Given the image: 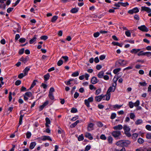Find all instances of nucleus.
<instances>
[{
  "mask_svg": "<svg viewBox=\"0 0 151 151\" xmlns=\"http://www.w3.org/2000/svg\"><path fill=\"white\" fill-rule=\"evenodd\" d=\"M128 63V62L127 60H122L120 59L116 62L115 63V66L116 67H118V64H119L121 66H124V65L127 64Z\"/></svg>",
  "mask_w": 151,
  "mask_h": 151,
  "instance_id": "obj_1",
  "label": "nucleus"
},
{
  "mask_svg": "<svg viewBox=\"0 0 151 151\" xmlns=\"http://www.w3.org/2000/svg\"><path fill=\"white\" fill-rule=\"evenodd\" d=\"M23 96L24 99L25 101L28 100V97H31V99H32L34 97L31 92L29 91L26 92Z\"/></svg>",
  "mask_w": 151,
  "mask_h": 151,
  "instance_id": "obj_2",
  "label": "nucleus"
},
{
  "mask_svg": "<svg viewBox=\"0 0 151 151\" xmlns=\"http://www.w3.org/2000/svg\"><path fill=\"white\" fill-rule=\"evenodd\" d=\"M113 91L112 88L111 86H110L109 88L107 91L105 95L106 97V100L109 101L110 99L111 95L110 92L111 91L113 92Z\"/></svg>",
  "mask_w": 151,
  "mask_h": 151,
  "instance_id": "obj_3",
  "label": "nucleus"
},
{
  "mask_svg": "<svg viewBox=\"0 0 151 151\" xmlns=\"http://www.w3.org/2000/svg\"><path fill=\"white\" fill-rule=\"evenodd\" d=\"M93 97L91 96L89 98L87 99H85L84 100V103L85 105L88 107H90L89 104L90 102H91L93 101Z\"/></svg>",
  "mask_w": 151,
  "mask_h": 151,
  "instance_id": "obj_4",
  "label": "nucleus"
},
{
  "mask_svg": "<svg viewBox=\"0 0 151 151\" xmlns=\"http://www.w3.org/2000/svg\"><path fill=\"white\" fill-rule=\"evenodd\" d=\"M112 135L115 138L121 135V132L120 131H114L111 133Z\"/></svg>",
  "mask_w": 151,
  "mask_h": 151,
  "instance_id": "obj_5",
  "label": "nucleus"
},
{
  "mask_svg": "<svg viewBox=\"0 0 151 151\" xmlns=\"http://www.w3.org/2000/svg\"><path fill=\"white\" fill-rule=\"evenodd\" d=\"M106 96L104 95L103 94L101 95L97 96L95 97V100L97 102H100L101 101L102 99L104 98Z\"/></svg>",
  "mask_w": 151,
  "mask_h": 151,
  "instance_id": "obj_6",
  "label": "nucleus"
},
{
  "mask_svg": "<svg viewBox=\"0 0 151 151\" xmlns=\"http://www.w3.org/2000/svg\"><path fill=\"white\" fill-rule=\"evenodd\" d=\"M139 9L137 7H135L132 9L129 10L128 13L131 14H132L134 13H136L139 12Z\"/></svg>",
  "mask_w": 151,
  "mask_h": 151,
  "instance_id": "obj_7",
  "label": "nucleus"
},
{
  "mask_svg": "<svg viewBox=\"0 0 151 151\" xmlns=\"http://www.w3.org/2000/svg\"><path fill=\"white\" fill-rule=\"evenodd\" d=\"M138 28L141 31L143 32H147L149 31L148 29L144 25L138 27Z\"/></svg>",
  "mask_w": 151,
  "mask_h": 151,
  "instance_id": "obj_8",
  "label": "nucleus"
},
{
  "mask_svg": "<svg viewBox=\"0 0 151 151\" xmlns=\"http://www.w3.org/2000/svg\"><path fill=\"white\" fill-rule=\"evenodd\" d=\"M38 138H40L41 140L43 141H45L46 140H48L51 141H52L51 138L50 136H43Z\"/></svg>",
  "mask_w": 151,
  "mask_h": 151,
  "instance_id": "obj_9",
  "label": "nucleus"
},
{
  "mask_svg": "<svg viewBox=\"0 0 151 151\" xmlns=\"http://www.w3.org/2000/svg\"><path fill=\"white\" fill-rule=\"evenodd\" d=\"M94 124L92 123H89L87 126V130L88 131H90L94 129Z\"/></svg>",
  "mask_w": 151,
  "mask_h": 151,
  "instance_id": "obj_10",
  "label": "nucleus"
},
{
  "mask_svg": "<svg viewBox=\"0 0 151 151\" xmlns=\"http://www.w3.org/2000/svg\"><path fill=\"white\" fill-rule=\"evenodd\" d=\"M141 11H144L148 13L151 12V9L150 8L146 6H142L141 7Z\"/></svg>",
  "mask_w": 151,
  "mask_h": 151,
  "instance_id": "obj_11",
  "label": "nucleus"
},
{
  "mask_svg": "<svg viewBox=\"0 0 151 151\" xmlns=\"http://www.w3.org/2000/svg\"><path fill=\"white\" fill-rule=\"evenodd\" d=\"M99 81L96 77L93 76V77L91 80V82L93 84H95Z\"/></svg>",
  "mask_w": 151,
  "mask_h": 151,
  "instance_id": "obj_12",
  "label": "nucleus"
},
{
  "mask_svg": "<svg viewBox=\"0 0 151 151\" xmlns=\"http://www.w3.org/2000/svg\"><path fill=\"white\" fill-rule=\"evenodd\" d=\"M122 146L127 147L130 144V142L128 140H122Z\"/></svg>",
  "mask_w": 151,
  "mask_h": 151,
  "instance_id": "obj_13",
  "label": "nucleus"
},
{
  "mask_svg": "<svg viewBox=\"0 0 151 151\" xmlns=\"http://www.w3.org/2000/svg\"><path fill=\"white\" fill-rule=\"evenodd\" d=\"M115 77H114V78L113 79V80L114 83L112 84V87H114V90L113 91V92L116 89V82L117 81V80H118V79L119 78V77L118 76L116 78V80H115L114 79H115Z\"/></svg>",
  "mask_w": 151,
  "mask_h": 151,
  "instance_id": "obj_14",
  "label": "nucleus"
},
{
  "mask_svg": "<svg viewBox=\"0 0 151 151\" xmlns=\"http://www.w3.org/2000/svg\"><path fill=\"white\" fill-rule=\"evenodd\" d=\"M29 60V58L28 56H27L25 58H24L23 57H22L20 59V60L23 62L24 63H25L26 62L28 61Z\"/></svg>",
  "mask_w": 151,
  "mask_h": 151,
  "instance_id": "obj_15",
  "label": "nucleus"
},
{
  "mask_svg": "<svg viewBox=\"0 0 151 151\" xmlns=\"http://www.w3.org/2000/svg\"><path fill=\"white\" fill-rule=\"evenodd\" d=\"M123 128L121 124H119L117 126H115L113 127L114 130H119L122 129Z\"/></svg>",
  "mask_w": 151,
  "mask_h": 151,
  "instance_id": "obj_16",
  "label": "nucleus"
},
{
  "mask_svg": "<svg viewBox=\"0 0 151 151\" xmlns=\"http://www.w3.org/2000/svg\"><path fill=\"white\" fill-rule=\"evenodd\" d=\"M36 145V143L35 142H31L29 147V148L31 150L33 149Z\"/></svg>",
  "mask_w": 151,
  "mask_h": 151,
  "instance_id": "obj_17",
  "label": "nucleus"
},
{
  "mask_svg": "<svg viewBox=\"0 0 151 151\" xmlns=\"http://www.w3.org/2000/svg\"><path fill=\"white\" fill-rule=\"evenodd\" d=\"M107 140L108 143L112 144V143L113 139L111 136H109L107 137Z\"/></svg>",
  "mask_w": 151,
  "mask_h": 151,
  "instance_id": "obj_18",
  "label": "nucleus"
},
{
  "mask_svg": "<svg viewBox=\"0 0 151 151\" xmlns=\"http://www.w3.org/2000/svg\"><path fill=\"white\" fill-rule=\"evenodd\" d=\"M79 120H77L74 123L70 125V127L71 128H73L75 127V126L78 123H79Z\"/></svg>",
  "mask_w": 151,
  "mask_h": 151,
  "instance_id": "obj_19",
  "label": "nucleus"
},
{
  "mask_svg": "<svg viewBox=\"0 0 151 151\" xmlns=\"http://www.w3.org/2000/svg\"><path fill=\"white\" fill-rule=\"evenodd\" d=\"M112 44L114 45H117L119 46L120 47H122L123 45V44H122V43H120L118 42H112Z\"/></svg>",
  "mask_w": 151,
  "mask_h": 151,
  "instance_id": "obj_20",
  "label": "nucleus"
},
{
  "mask_svg": "<svg viewBox=\"0 0 151 151\" xmlns=\"http://www.w3.org/2000/svg\"><path fill=\"white\" fill-rule=\"evenodd\" d=\"M140 50V49H133L131 50L130 52L132 54H136L137 52H138Z\"/></svg>",
  "mask_w": 151,
  "mask_h": 151,
  "instance_id": "obj_21",
  "label": "nucleus"
},
{
  "mask_svg": "<svg viewBox=\"0 0 151 151\" xmlns=\"http://www.w3.org/2000/svg\"><path fill=\"white\" fill-rule=\"evenodd\" d=\"M29 69L30 68L28 67H26L23 70V72H24V74H25V75H26V76L27 75L28 72L29 70Z\"/></svg>",
  "mask_w": 151,
  "mask_h": 151,
  "instance_id": "obj_22",
  "label": "nucleus"
},
{
  "mask_svg": "<svg viewBox=\"0 0 151 151\" xmlns=\"http://www.w3.org/2000/svg\"><path fill=\"white\" fill-rule=\"evenodd\" d=\"M50 75L49 73H47L44 76V80L45 81H47L50 78Z\"/></svg>",
  "mask_w": 151,
  "mask_h": 151,
  "instance_id": "obj_23",
  "label": "nucleus"
},
{
  "mask_svg": "<svg viewBox=\"0 0 151 151\" xmlns=\"http://www.w3.org/2000/svg\"><path fill=\"white\" fill-rule=\"evenodd\" d=\"M36 39L37 37H36V35H35L33 37L29 40V42L30 44H32L34 42L36 41Z\"/></svg>",
  "mask_w": 151,
  "mask_h": 151,
  "instance_id": "obj_24",
  "label": "nucleus"
},
{
  "mask_svg": "<svg viewBox=\"0 0 151 151\" xmlns=\"http://www.w3.org/2000/svg\"><path fill=\"white\" fill-rule=\"evenodd\" d=\"M85 137L88 138L90 140H92L93 139V137H92L91 134L89 133H87L85 135Z\"/></svg>",
  "mask_w": 151,
  "mask_h": 151,
  "instance_id": "obj_25",
  "label": "nucleus"
},
{
  "mask_svg": "<svg viewBox=\"0 0 151 151\" xmlns=\"http://www.w3.org/2000/svg\"><path fill=\"white\" fill-rule=\"evenodd\" d=\"M123 129L125 131H129L130 129L129 127H128L127 125H124L123 127Z\"/></svg>",
  "mask_w": 151,
  "mask_h": 151,
  "instance_id": "obj_26",
  "label": "nucleus"
},
{
  "mask_svg": "<svg viewBox=\"0 0 151 151\" xmlns=\"http://www.w3.org/2000/svg\"><path fill=\"white\" fill-rule=\"evenodd\" d=\"M143 122V121L141 119H137L135 122L136 125H139L141 124Z\"/></svg>",
  "mask_w": 151,
  "mask_h": 151,
  "instance_id": "obj_27",
  "label": "nucleus"
},
{
  "mask_svg": "<svg viewBox=\"0 0 151 151\" xmlns=\"http://www.w3.org/2000/svg\"><path fill=\"white\" fill-rule=\"evenodd\" d=\"M37 81L36 80H34L32 82L30 87L29 88L30 90H31L32 88L36 84V83L37 82Z\"/></svg>",
  "mask_w": 151,
  "mask_h": 151,
  "instance_id": "obj_28",
  "label": "nucleus"
},
{
  "mask_svg": "<svg viewBox=\"0 0 151 151\" xmlns=\"http://www.w3.org/2000/svg\"><path fill=\"white\" fill-rule=\"evenodd\" d=\"M78 10V8H73L71 10L70 12L73 13H75L77 12Z\"/></svg>",
  "mask_w": 151,
  "mask_h": 151,
  "instance_id": "obj_29",
  "label": "nucleus"
},
{
  "mask_svg": "<svg viewBox=\"0 0 151 151\" xmlns=\"http://www.w3.org/2000/svg\"><path fill=\"white\" fill-rule=\"evenodd\" d=\"M58 17L57 16H54L52 18L51 21L52 22H55L58 18Z\"/></svg>",
  "mask_w": 151,
  "mask_h": 151,
  "instance_id": "obj_30",
  "label": "nucleus"
},
{
  "mask_svg": "<svg viewBox=\"0 0 151 151\" xmlns=\"http://www.w3.org/2000/svg\"><path fill=\"white\" fill-rule=\"evenodd\" d=\"M104 74V73L103 71H101L98 73L97 75L98 77L99 78H102L103 77Z\"/></svg>",
  "mask_w": 151,
  "mask_h": 151,
  "instance_id": "obj_31",
  "label": "nucleus"
},
{
  "mask_svg": "<svg viewBox=\"0 0 151 151\" xmlns=\"http://www.w3.org/2000/svg\"><path fill=\"white\" fill-rule=\"evenodd\" d=\"M121 69L120 68L115 69L113 71V73L116 74L121 70Z\"/></svg>",
  "mask_w": 151,
  "mask_h": 151,
  "instance_id": "obj_32",
  "label": "nucleus"
},
{
  "mask_svg": "<svg viewBox=\"0 0 151 151\" xmlns=\"http://www.w3.org/2000/svg\"><path fill=\"white\" fill-rule=\"evenodd\" d=\"M122 105H118V104H116L113 106V107L115 109H120L122 106Z\"/></svg>",
  "mask_w": 151,
  "mask_h": 151,
  "instance_id": "obj_33",
  "label": "nucleus"
},
{
  "mask_svg": "<svg viewBox=\"0 0 151 151\" xmlns=\"http://www.w3.org/2000/svg\"><path fill=\"white\" fill-rule=\"evenodd\" d=\"M144 139L142 138H139L138 139L137 142L140 144H142L144 143Z\"/></svg>",
  "mask_w": 151,
  "mask_h": 151,
  "instance_id": "obj_34",
  "label": "nucleus"
},
{
  "mask_svg": "<svg viewBox=\"0 0 151 151\" xmlns=\"http://www.w3.org/2000/svg\"><path fill=\"white\" fill-rule=\"evenodd\" d=\"M23 116H24V115H21L20 116L19 122V125H20L22 123V118H23Z\"/></svg>",
  "mask_w": 151,
  "mask_h": 151,
  "instance_id": "obj_35",
  "label": "nucleus"
},
{
  "mask_svg": "<svg viewBox=\"0 0 151 151\" xmlns=\"http://www.w3.org/2000/svg\"><path fill=\"white\" fill-rule=\"evenodd\" d=\"M122 140H120L119 141L117 142L116 143V145L117 146H122Z\"/></svg>",
  "mask_w": 151,
  "mask_h": 151,
  "instance_id": "obj_36",
  "label": "nucleus"
},
{
  "mask_svg": "<svg viewBox=\"0 0 151 151\" xmlns=\"http://www.w3.org/2000/svg\"><path fill=\"white\" fill-rule=\"evenodd\" d=\"M121 5L124 7H126L129 5V3L127 2L126 3H123L121 2Z\"/></svg>",
  "mask_w": 151,
  "mask_h": 151,
  "instance_id": "obj_37",
  "label": "nucleus"
},
{
  "mask_svg": "<svg viewBox=\"0 0 151 151\" xmlns=\"http://www.w3.org/2000/svg\"><path fill=\"white\" fill-rule=\"evenodd\" d=\"M146 138L148 139H151V133H147L146 135Z\"/></svg>",
  "mask_w": 151,
  "mask_h": 151,
  "instance_id": "obj_38",
  "label": "nucleus"
},
{
  "mask_svg": "<svg viewBox=\"0 0 151 151\" xmlns=\"http://www.w3.org/2000/svg\"><path fill=\"white\" fill-rule=\"evenodd\" d=\"M97 125L98 127H101L103 126V124L100 121L97 122Z\"/></svg>",
  "mask_w": 151,
  "mask_h": 151,
  "instance_id": "obj_39",
  "label": "nucleus"
},
{
  "mask_svg": "<svg viewBox=\"0 0 151 151\" xmlns=\"http://www.w3.org/2000/svg\"><path fill=\"white\" fill-rule=\"evenodd\" d=\"M48 96L50 99L52 100L54 99V97L53 95V93H49Z\"/></svg>",
  "mask_w": 151,
  "mask_h": 151,
  "instance_id": "obj_40",
  "label": "nucleus"
},
{
  "mask_svg": "<svg viewBox=\"0 0 151 151\" xmlns=\"http://www.w3.org/2000/svg\"><path fill=\"white\" fill-rule=\"evenodd\" d=\"M79 73L78 71L72 73V76L73 77L77 76L79 75Z\"/></svg>",
  "mask_w": 151,
  "mask_h": 151,
  "instance_id": "obj_41",
  "label": "nucleus"
},
{
  "mask_svg": "<svg viewBox=\"0 0 151 151\" xmlns=\"http://www.w3.org/2000/svg\"><path fill=\"white\" fill-rule=\"evenodd\" d=\"M26 137L27 138H29L31 136V133L29 132H27L26 134Z\"/></svg>",
  "mask_w": 151,
  "mask_h": 151,
  "instance_id": "obj_42",
  "label": "nucleus"
},
{
  "mask_svg": "<svg viewBox=\"0 0 151 151\" xmlns=\"http://www.w3.org/2000/svg\"><path fill=\"white\" fill-rule=\"evenodd\" d=\"M129 106L130 108H132L134 106V103L132 101H130L129 102Z\"/></svg>",
  "mask_w": 151,
  "mask_h": 151,
  "instance_id": "obj_43",
  "label": "nucleus"
},
{
  "mask_svg": "<svg viewBox=\"0 0 151 151\" xmlns=\"http://www.w3.org/2000/svg\"><path fill=\"white\" fill-rule=\"evenodd\" d=\"M26 75H25L23 73H21L18 76V78H19L21 79L23 77H24V76H25Z\"/></svg>",
  "mask_w": 151,
  "mask_h": 151,
  "instance_id": "obj_44",
  "label": "nucleus"
},
{
  "mask_svg": "<svg viewBox=\"0 0 151 151\" xmlns=\"http://www.w3.org/2000/svg\"><path fill=\"white\" fill-rule=\"evenodd\" d=\"M116 116V114L115 113H113L111 114L110 118L111 119H114Z\"/></svg>",
  "mask_w": 151,
  "mask_h": 151,
  "instance_id": "obj_45",
  "label": "nucleus"
},
{
  "mask_svg": "<svg viewBox=\"0 0 151 151\" xmlns=\"http://www.w3.org/2000/svg\"><path fill=\"white\" fill-rule=\"evenodd\" d=\"M62 58L64 59L65 62H66L68 60V57L67 56H63Z\"/></svg>",
  "mask_w": 151,
  "mask_h": 151,
  "instance_id": "obj_46",
  "label": "nucleus"
},
{
  "mask_svg": "<svg viewBox=\"0 0 151 151\" xmlns=\"http://www.w3.org/2000/svg\"><path fill=\"white\" fill-rule=\"evenodd\" d=\"M100 138L102 140H105L106 139V137L105 135L102 134L101 135Z\"/></svg>",
  "mask_w": 151,
  "mask_h": 151,
  "instance_id": "obj_47",
  "label": "nucleus"
},
{
  "mask_svg": "<svg viewBox=\"0 0 151 151\" xmlns=\"http://www.w3.org/2000/svg\"><path fill=\"white\" fill-rule=\"evenodd\" d=\"M70 112L72 113H75L77 112V110L76 108H72Z\"/></svg>",
  "mask_w": 151,
  "mask_h": 151,
  "instance_id": "obj_48",
  "label": "nucleus"
},
{
  "mask_svg": "<svg viewBox=\"0 0 151 151\" xmlns=\"http://www.w3.org/2000/svg\"><path fill=\"white\" fill-rule=\"evenodd\" d=\"M135 116L133 113H131L130 114V117L131 119H133L135 117Z\"/></svg>",
  "mask_w": 151,
  "mask_h": 151,
  "instance_id": "obj_49",
  "label": "nucleus"
},
{
  "mask_svg": "<svg viewBox=\"0 0 151 151\" xmlns=\"http://www.w3.org/2000/svg\"><path fill=\"white\" fill-rule=\"evenodd\" d=\"M48 38V37L47 36L43 35L40 37V39L41 40H45Z\"/></svg>",
  "mask_w": 151,
  "mask_h": 151,
  "instance_id": "obj_50",
  "label": "nucleus"
},
{
  "mask_svg": "<svg viewBox=\"0 0 151 151\" xmlns=\"http://www.w3.org/2000/svg\"><path fill=\"white\" fill-rule=\"evenodd\" d=\"M83 137L82 134L79 136L78 138V141L83 140Z\"/></svg>",
  "mask_w": 151,
  "mask_h": 151,
  "instance_id": "obj_51",
  "label": "nucleus"
},
{
  "mask_svg": "<svg viewBox=\"0 0 151 151\" xmlns=\"http://www.w3.org/2000/svg\"><path fill=\"white\" fill-rule=\"evenodd\" d=\"M145 128L147 130L151 131V126L149 125H147L146 126Z\"/></svg>",
  "mask_w": 151,
  "mask_h": 151,
  "instance_id": "obj_52",
  "label": "nucleus"
},
{
  "mask_svg": "<svg viewBox=\"0 0 151 151\" xmlns=\"http://www.w3.org/2000/svg\"><path fill=\"white\" fill-rule=\"evenodd\" d=\"M63 64V61L62 60H59L57 63V65L59 66Z\"/></svg>",
  "mask_w": 151,
  "mask_h": 151,
  "instance_id": "obj_53",
  "label": "nucleus"
},
{
  "mask_svg": "<svg viewBox=\"0 0 151 151\" xmlns=\"http://www.w3.org/2000/svg\"><path fill=\"white\" fill-rule=\"evenodd\" d=\"M139 104V100H137L134 103V106L137 107L138 106Z\"/></svg>",
  "mask_w": 151,
  "mask_h": 151,
  "instance_id": "obj_54",
  "label": "nucleus"
},
{
  "mask_svg": "<svg viewBox=\"0 0 151 151\" xmlns=\"http://www.w3.org/2000/svg\"><path fill=\"white\" fill-rule=\"evenodd\" d=\"M46 123L47 124H50V119L48 117H46L45 118Z\"/></svg>",
  "mask_w": 151,
  "mask_h": 151,
  "instance_id": "obj_55",
  "label": "nucleus"
},
{
  "mask_svg": "<svg viewBox=\"0 0 151 151\" xmlns=\"http://www.w3.org/2000/svg\"><path fill=\"white\" fill-rule=\"evenodd\" d=\"M26 39L24 38H21L19 40V42L21 43H24L25 42Z\"/></svg>",
  "mask_w": 151,
  "mask_h": 151,
  "instance_id": "obj_56",
  "label": "nucleus"
},
{
  "mask_svg": "<svg viewBox=\"0 0 151 151\" xmlns=\"http://www.w3.org/2000/svg\"><path fill=\"white\" fill-rule=\"evenodd\" d=\"M101 88H99L96 90L95 92V94L98 95L101 92Z\"/></svg>",
  "mask_w": 151,
  "mask_h": 151,
  "instance_id": "obj_57",
  "label": "nucleus"
},
{
  "mask_svg": "<svg viewBox=\"0 0 151 151\" xmlns=\"http://www.w3.org/2000/svg\"><path fill=\"white\" fill-rule=\"evenodd\" d=\"M139 84L142 86H146L147 83L145 81L143 82H140Z\"/></svg>",
  "mask_w": 151,
  "mask_h": 151,
  "instance_id": "obj_58",
  "label": "nucleus"
},
{
  "mask_svg": "<svg viewBox=\"0 0 151 151\" xmlns=\"http://www.w3.org/2000/svg\"><path fill=\"white\" fill-rule=\"evenodd\" d=\"M55 91V90L53 87H51L50 89L49 93H53V92Z\"/></svg>",
  "mask_w": 151,
  "mask_h": 151,
  "instance_id": "obj_59",
  "label": "nucleus"
},
{
  "mask_svg": "<svg viewBox=\"0 0 151 151\" xmlns=\"http://www.w3.org/2000/svg\"><path fill=\"white\" fill-rule=\"evenodd\" d=\"M124 133L126 136L128 137H130L131 136V134L129 132V131H125Z\"/></svg>",
  "mask_w": 151,
  "mask_h": 151,
  "instance_id": "obj_60",
  "label": "nucleus"
},
{
  "mask_svg": "<svg viewBox=\"0 0 151 151\" xmlns=\"http://www.w3.org/2000/svg\"><path fill=\"white\" fill-rule=\"evenodd\" d=\"M21 81L20 80H17L15 83V85L16 86L19 85L21 83Z\"/></svg>",
  "mask_w": 151,
  "mask_h": 151,
  "instance_id": "obj_61",
  "label": "nucleus"
},
{
  "mask_svg": "<svg viewBox=\"0 0 151 151\" xmlns=\"http://www.w3.org/2000/svg\"><path fill=\"white\" fill-rule=\"evenodd\" d=\"M114 151H125V149L124 147H122L121 149H115Z\"/></svg>",
  "mask_w": 151,
  "mask_h": 151,
  "instance_id": "obj_62",
  "label": "nucleus"
},
{
  "mask_svg": "<svg viewBox=\"0 0 151 151\" xmlns=\"http://www.w3.org/2000/svg\"><path fill=\"white\" fill-rule=\"evenodd\" d=\"M91 147L90 146L87 145L85 147L84 151H88L91 149Z\"/></svg>",
  "mask_w": 151,
  "mask_h": 151,
  "instance_id": "obj_63",
  "label": "nucleus"
},
{
  "mask_svg": "<svg viewBox=\"0 0 151 151\" xmlns=\"http://www.w3.org/2000/svg\"><path fill=\"white\" fill-rule=\"evenodd\" d=\"M24 51V49L23 48L19 50V53L20 54H22L23 53Z\"/></svg>",
  "mask_w": 151,
  "mask_h": 151,
  "instance_id": "obj_64",
  "label": "nucleus"
}]
</instances>
